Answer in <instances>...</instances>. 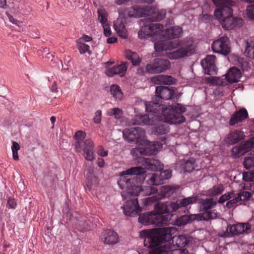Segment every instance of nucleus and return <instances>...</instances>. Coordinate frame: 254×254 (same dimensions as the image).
I'll use <instances>...</instances> for the list:
<instances>
[{"label":"nucleus","mask_w":254,"mask_h":254,"mask_svg":"<svg viewBox=\"0 0 254 254\" xmlns=\"http://www.w3.org/2000/svg\"><path fill=\"white\" fill-rule=\"evenodd\" d=\"M98 18L100 21V22L102 24V26L104 25V24H107V18L105 15L102 14L101 13L98 12Z\"/></svg>","instance_id":"bf43d9fd"},{"label":"nucleus","mask_w":254,"mask_h":254,"mask_svg":"<svg viewBox=\"0 0 254 254\" xmlns=\"http://www.w3.org/2000/svg\"><path fill=\"white\" fill-rule=\"evenodd\" d=\"M145 173L144 168L137 166L128 169L120 174L118 184L121 189L126 190V195L129 198L122 206L126 216L134 217L142 211V207L139 205L138 200L135 196L140 193L144 195H150L157 192V189L155 186L150 185L142 188L138 185L148 178Z\"/></svg>","instance_id":"f257e3e1"},{"label":"nucleus","mask_w":254,"mask_h":254,"mask_svg":"<svg viewBox=\"0 0 254 254\" xmlns=\"http://www.w3.org/2000/svg\"><path fill=\"white\" fill-rule=\"evenodd\" d=\"M169 131L168 127L166 125H159L156 127V132L157 133L164 134Z\"/></svg>","instance_id":"603ef678"},{"label":"nucleus","mask_w":254,"mask_h":254,"mask_svg":"<svg viewBox=\"0 0 254 254\" xmlns=\"http://www.w3.org/2000/svg\"><path fill=\"white\" fill-rule=\"evenodd\" d=\"M145 205H149L151 203H153L156 200V197L155 196L148 197L143 199Z\"/></svg>","instance_id":"e2e57ef3"},{"label":"nucleus","mask_w":254,"mask_h":254,"mask_svg":"<svg viewBox=\"0 0 254 254\" xmlns=\"http://www.w3.org/2000/svg\"><path fill=\"white\" fill-rule=\"evenodd\" d=\"M170 66V62L162 58H157L152 62L146 64L145 66L146 71L150 74H156L163 72L169 68Z\"/></svg>","instance_id":"1a4fd4ad"},{"label":"nucleus","mask_w":254,"mask_h":254,"mask_svg":"<svg viewBox=\"0 0 254 254\" xmlns=\"http://www.w3.org/2000/svg\"><path fill=\"white\" fill-rule=\"evenodd\" d=\"M169 227L153 230L145 238V246L150 248L149 254H188L186 249H177L171 243Z\"/></svg>","instance_id":"7ed1b4c3"},{"label":"nucleus","mask_w":254,"mask_h":254,"mask_svg":"<svg viewBox=\"0 0 254 254\" xmlns=\"http://www.w3.org/2000/svg\"><path fill=\"white\" fill-rule=\"evenodd\" d=\"M183 33L182 28L180 26H174L167 29L164 31V36L169 39L179 38Z\"/></svg>","instance_id":"c756f323"},{"label":"nucleus","mask_w":254,"mask_h":254,"mask_svg":"<svg viewBox=\"0 0 254 254\" xmlns=\"http://www.w3.org/2000/svg\"><path fill=\"white\" fill-rule=\"evenodd\" d=\"M97 153L99 156L102 157H105L108 155L107 151L105 150L102 146L99 147Z\"/></svg>","instance_id":"680f3d73"},{"label":"nucleus","mask_w":254,"mask_h":254,"mask_svg":"<svg viewBox=\"0 0 254 254\" xmlns=\"http://www.w3.org/2000/svg\"><path fill=\"white\" fill-rule=\"evenodd\" d=\"M102 118V111L100 110H97L95 114V116L93 118L94 122L95 124H99L101 122Z\"/></svg>","instance_id":"6e6d98bb"},{"label":"nucleus","mask_w":254,"mask_h":254,"mask_svg":"<svg viewBox=\"0 0 254 254\" xmlns=\"http://www.w3.org/2000/svg\"><path fill=\"white\" fill-rule=\"evenodd\" d=\"M145 106L146 112L162 115L167 123L180 124L185 121L182 113L186 108L181 104L174 103L164 108L159 102L151 101L146 103Z\"/></svg>","instance_id":"20e7f679"},{"label":"nucleus","mask_w":254,"mask_h":254,"mask_svg":"<svg viewBox=\"0 0 254 254\" xmlns=\"http://www.w3.org/2000/svg\"><path fill=\"white\" fill-rule=\"evenodd\" d=\"M142 164L145 169L154 171L161 170L163 167L158 160L153 158H144Z\"/></svg>","instance_id":"a878e982"},{"label":"nucleus","mask_w":254,"mask_h":254,"mask_svg":"<svg viewBox=\"0 0 254 254\" xmlns=\"http://www.w3.org/2000/svg\"><path fill=\"white\" fill-rule=\"evenodd\" d=\"M178 46V43L174 44L169 40H163L154 43V48L157 52L171 50Z\"/></svg>","instance_id":"4be33fe9"},{"label":"nucleus","mask_w":254,"mask_h":254,"mask_svg":"<svg viewBox=\"0 0 254 254\" xmlns=\"http://www.w3.org/2000/svg\"><path fill=\"white\" fill-rule=\"evenodd\" d=\"M128 64L127 62H122L120 64L114 66L111 68H108L106 71L108 76L112 77L116 74H119L123 76L127 70Z\"/></svg>","instance_id":"f3484780"},{"label":"nucleus","mask_w":254,"mask_h":254,"mask_svg":"<svg viewBox=\"0 0 254 254\" xmlns=\"http://www.w3.org/2000/svg\"><path fill=\"white\" fill-rule=\"evenodd\" d=\"M177 189L175 187L171 186H163L161 187V192L163 197H168L170 196Z\"/></svg>","instance_id":"58836bf2"},{"label":"nucleus","mask_w":254,"mask_h":254,"mask_svg":"<svg viewBox=\"0 0 254 254\" xmlns=\"http://www.w3.org/2000/svg\"><path fill=\"white\" fill-rule=\"evenodd\" d=\"M211 47L214 53L227 56L231 50V41L227 36H221L213 41Z\"/></svg>","instance_id":"6e6552de"},{"label":"nucleus","mask_w":254,"mask_h":254,"mask_svg":"<svg viewBox=\"0 0 254 254\" xmlns=\"http://www.w3.org/2000/svg\"><path fill=\"white\" fill-rule=\"evenodd\" d=\"M139 146H142L144 149L145 155H151L155 154L157 152V149L160 147V143L156 142H150L145 139L143 143L140 144Z\"/></svg>","instance_id":"b1692460"},{"label":"nucleus","mask_w":254,"mask_h":254,"mask_svg":"<svg viewBox=\"0 0 254 254\" xmlns=\"http://www.w3.org/2000/svg\"><path fill=\"white\" fill-rule=\"evenodd\" d=\"M85 137V133L78 130L75 133L74 138L75 140V147L76 148H80L83 147V140Z\"/></svg>","instance_id":"f704fd0d"},{"label":"nucleus","mask_w":254,"mask_h":254,"mask_svg":"<svg viewBox=\"0 0 254 254\" xmlns=\"http://www.w3.org/2000/svg\"><path fill=\"white\" fill-rule=\"evenodd\" d=\"M246 14L249 18L254 19V4H250L247 6Z\"/></svg>","instance_id":"864d4df0"},{"label":"nucleus","mask_w":254,"mask_h":254,"mask_svg":"<svg viewBox=\"0 0 254 254\" xmlns=\"http://www.w3.org/2000/svg\"><path fill=\"white\" fill-rule=\"evenodd\" d=\"M212 1L217 7L222 6L224 4L235 5L236 4L235 1L232 0H212Z\"/></svg>","instance_id":"a18cd8bd"},{"label":"nucleus","mask_w":254,"mask_h":254,"mask_svg":"<svg viewBox=\"0 0 254 254\" xmlns=\"http://www.w3.org/2000/svg\"><path fill=\"white\" fill-rule=\"evenodd\" d=\"M156 214L153 211L141 214L138 217L139 222L146 225L156 224Z\"/></svg>","instance_id":"bb28decb"},{"label":"nucleus","mask_w":254,"mask_h":254,"mask_svg":"<svg viewBox=\"0 0 254 254\" xmlns=\"http://www.w3.org/2000/svg\"><path fill=\"white\" fill-rule=\"evenodd\" d=\"M171 240V243H172L174 240L176 242V245L179 248L182 249L186 247V246L188 244V241L187 239V237L185 236H179L177 237L176 239L175 237L173 238V239Z\"/></svg>","instance_id":"e433bc0d"},{"label":"nucleus","mask_w":254,"mask_h":254,"mask_svg":"<svg viewBox=\"0 0 254 254\" xmlns=\"http://www.w3.org/2000/svg\"><path fill=\"white\" fill-rule=\"evenodd\" d=\"M243 149H244V151H245V153H246L249 151L253 148H254V142L252 141V139L246 141L244 144L241 145Z\"/></svg>","instance_id":"8fccbe9b"},{"label":"nucleus","mask_w":254,"mask_h":254,"mask_svg":"<svg viewBox=\"0 0 254 254\" xmlns=\"http://www.w3.org/2000/svg\"><path fill=\"white\" fill-rule=\"evenodd\" d=\"M77 48L80 54H84L87 52L89 54H91V52L89 50L90 47L87 44L84 43H78Z\"/></svg>","instance_id":"09e8293b"},{"label":"nucleus","mask_w":254,"mask_h":254,"mask_svg":"<svg viewBox=\"0 0 254 254\" xmlns=\"http://www.w3.org/2000/svg\"><path fill=\"white\" fill-rule=\"evenodd\" d=\"M172 88L166 86H157L155 89L156 96L163 100L171 99L174 95V91Z\"/></svg>","instance_id":"6ab92c4d"},{"label":"nucleus","mask_w":254,"mask_h":254,"mask_svg":"<svg viewBox=\"0 0 254 254\" xmlns=\"http://www.w3.org/2000/svg\"><path fill=\"white\" fill-rule=\"evenodd\" d=\"M248 118V113L247 110L242 108L233 113L231 116L229 122V125L234 126L235 125L243 122Z\"/></svg>","instance_id":"2eb2a0df"},{"label":"nucleus","mask_w":254,"mask_h":254,"mask_svg":"<svg viewBox=\"0 0 254 254\" xmlns=\"http://www.w3.org/2000/svg\"><path fill=\"white\" fill-rule=\"evenodd\" d=\"M114 26L119 36L123 39L127 38L128 33L122 19H118L114 22Z\"/></svg>","instance_id":"c85d7f7f"},{"label":"nucleus","mask_w":254,"mask_h":254,"mask_svg":"<svg viewBox=\"0 0 254 254\" xmlns=\"http://www.w3.org/2000/svg\"><path fill=\"white\" fill-rule=\"evenodd\" d=\"M126 12L130 17H145V18L138 21L139 24L141 27L138 32V36L140 39L148 38L163 34V25L160 23H153L152 22L163 19L166 14L165 9L157 10L150 5L144 7L135 5L127 8Z\"/></svg>","instance_id":"f03ea898"},{"label":"nucleus","mask_w":254,"mask_h":254,"mask_svg":"<svg viewBox=\"0 0 254 254\" xmlns=\"http://www.w3.org/2000/svg\"><path fill=\"white\" fill-rule=\"evenodd\" d=\"M11 149L12 151H18L20 149V146L19 144L15 141H13Z\"/></svg>","instance_id":"69168bd1"},{"label":"nucleus","mask_w":254,"mask_h":254,"mask_svg":"<svg viewBox=\"0 0 254 254\" xmlns=\"http://www.w3.org/2000/svg\"><path fill=\"white\" fill-rule=\"evenodd\" d=\"M236 195L238 197V199L240 202H241V201H245L249 199L252 197V195L251 192L248 191H242Z\"/></svg>","instance_id":"49530a36"},{"label":"nucleus","mask_w":254,"mask_h":254,"mask_svg":"<svg viewBox=\"0 0 254 254\" xmlns=\"http://www.w3.org/2000/svg\"><path fill=\"white\" fill-rule=\"evenodd\" d=\"M232 192H229L222 195L218 200V202L219 203H223L225 201H228V200L231 198V195H232Z\"/></svg>","instance_id":"5fc2aeb1"},{"label":"nucleus","mask_w":254,"mask_h":254,"mask_svg":"<svg viewBox=\"0 0 254 254\" xmlns=\"http://www.w3.org/2000/svg\"><path fill=\"white\" fill-rule=\"evenodd\" d=\"M110 92L112 96L116 99L121 100L123 97V94L120 86L118 85L113 84L111 86Z\"/></svg>","instance_id":"c9c22d12"},{"label":"nucleus","mask_w":254,"mask_h":254,"mask_svg":"<svg viewBox=\"0 0 254 254\" xmlns=\"http://www.w3.org/2000/svg\"><path fill=\"white\" fill-rule=\"evenodd\" d=\"M114 116L116 119H120L123 116V111L119 108H114Z\"/></svg>","instance_id":"052dcab7"},{"label":"nucleus","mask_w":254,"mask_h":254,"mask_svg":"<svg viewBox=\"0 0 254 254\" xmlns=\"http://www.w3.org/2000/svg\"><path fill=\"white\" fill-rule=\"evenodd\" d=\"M125 54L126 58L130 61L133 65H138L140 63L141 59L136 53L128 50L125 51Z\"/></svg>","instance_id":"473e14b6"},{"label":"nucleus","mask_w":254,"mask_h":254,"mask_svg":"<svg viewBox=\"0 0 254 254\" xmlns=\"http://www.w3.org/2000/svg\"><path fill=\"white\" fill-rule=\"evenodd\" d=\"M229 4H224L219 6L214 12L215 17L221 22L224 19L229 17L233 15V10Z\"/></svg>","instance_id":"4468645a"},{"label":"nucleus","mask_w":254,"mask_h":254,"mask_svg":"<svg viewBox=\"0 0 254 254\" xmlns=\"http://www.w3.org/2000/svg\"><path fill=\"white\" fill-rule=\"evenodd\" d=\"M241 77V72L240 70L236 67H233L228 71L226 75L225 79L229 83H232L239 81Z\"/></svg>","instance_id":"cd10ccee"},{"label":"nucleus","mask_w":254,"mask_h":254,"mask_svg":"<svg viewBox=\"0 0 254 254\" xmlns=\"http://www.w3.org/2000/svg\"><path fill=\"white\" fill-rule=\"evenodd\" d=\"M243 20L241 18H235L233 15L226 18L220 22L222 27L226 29H233L241 26L243 24Z\"/></svg>","instance_id":"dca6fc26"},{"label":"nucleus","mask_w":254,"mask_h":254,"mask_svg":"<svg viewBox=\"0 0 254 254\" xmlns=\"http://www.w3.org/2000/svg\"><path fill=\"white\" fill-rule=\"evenodd\" d=\"M205 82L207 83H210V84H214L216 83L217 84L219 85H224V83L223 82V81L219 78L214 77H206L205 78Z\"/></svg>","instance_id":"3c124183"},{"label":"nucleus","mask_w":254,"mask_h":254,"mask_svg":"<svg viewBox=\"0 0 254 254\" xmlns=\"http://www.w3.org/2000/svg\"><path fill=\"white\" fill-rule=\"evenodd\" d=\"M231 199L228 200L226 204V207L228 209L233 208L237 207L239 204H241V202H239L238 199V197L237 195L232 193V195H231Z\"/></svg>","instance_id":"4c0bfd02"},{"label":"nucleus","mask_w":254,"mask_h":254,"mask_svg":"<svg viewBox=\"0 0 254 254\" xmlns=\"http://www.w3.org/2000/svg\"><path fill=\"white\" fill-rule=\"evenodd\" d=\"M244 150L241 146H234L231 150V156L234 158H239L245 153Z\"/></svg>","instance_id":"79ce46f5"},{"label":"nucleus","mask_w":254,"mask_h":254,"mask_svg":"<svg viewBox=\"0 0 254 254\" xmlns=\"http://www.w3.org/2000/svg\"><path fill=\"white\" fill-rule=\"evenodd\" d=\"M170 216L168 213L164 215V214L156 215V224L159 225H166L169 222Z\"/></svg>","instance_id":"a19ab883"},{"label":"nucleus","mask_w":254,"mask_h":254,"mask_svg":"<svg viewBox=\"0 0 254 254\" xmlns=\"http://www.w3.org/2000/svg\"><path fill=\"white\" fill-rule=\"evenodd\" d=\"M8 18L9 21L14 24L17 25L18 26L19 25V24L21 22L17 20V19H14L12 16L8 15Z\"/></svg>","instance_id":"338daca9"},{"label":"nucleus","mask_w":254,"mask_h":254,"mask_svg":"<svg viewBox=\"0 0 254 254\" xmlns=\"http://www.w3.org/2000/svg\"><path fill=\"white\" fill-rule=\"evenodd\" d=\"M103 27L104 28V33L106 37H109L111 35V31L110 29V25L107 24H104L103 25Z\"/></svg>","instance_id":"13d9d810"},{"label":"nucleus","mask_w":254,"mask_h":254,"mask_svg":"<svg viewBox=\"0 0 254 254\" xmlns=\"http://www.w3.org/2000/svg\"><path fill=\"white\" fill-rule=\"evenodd\" d=\"M97 163L99 167L102 168L105 165L104 160L102 158H99L97 160Z\"/></svg>","instance_id":"774afa93"},{"label":"nucleus","mask_w":254,"mask_h":254,"mask_svg":"<svg viewBox=\"0 0 254 254\" xmlns=\"http://www.w3.org/2000/svg\"><path fill=\"white\" fill-rule=\"evenodd\" d=\"M245 135L243 131L239 129H233L230 131L225 137V142L229 145H233L243 140Z\"/></svg>","instance_id":"ddd939ff"},{"label":"nucleus","mask_w":254,"mask_h":254,"mask_svg":"<svg viewBox=\"0 0 254 254\" xmlns=\"http://www.w3.org/2000/svg\"><path fill=\"white\" fill-rule=\"evenodd\" d=\"M181 166L186 172H191L199 169L198 160L193 157L186 158L181 161Z\"/></svg>","instance_id":"a211bd4d"},{"label":"nucleus","mask_w":254,"mask_h":254,"mask_svg":"<svg viewBox=\"0 0 254 254\" xmlns=\"http://www.w3.org/2000/svg\"><path fill=\"white\" fill-rule=\"evenodd\" d=\"M156 79L159 84L171 85L175 82V79L170 75H159L157 76Z\"/></svg>","instance_id":"72a5a7b5"},{"label":"nucleus","mask_w":254,"mask_h":254,"mask_svg":"<svg viewBox=\"0 0 254 254\" xmlns=\"http://www.w3.org/2000/svg\"><path fill=\"white\" fill-rule=\"evenodd\" d=\"M243 164L245 168L248 170L254 169V156L246 157Z\"/></svg>","instance_id":"37998d69"},{"label":"nucleus","mask_w":254,"mask_h":254,"mask_svg":"<svg viewBox=\"0 0 254 254\" xmlns=\"http://www.w3.org/2000/svg\"><path fill=\"white\" fill-rule=\"evenodd\" d=\"M216 57L214 55H208L204 59L201 61V64L203 67L205 73L208 75L215 74L217 72L216 67L215 64Z\"/></svg>","instance_id":"f8f14e48"},{"label":"nucleus","mask_w":254,"mask_h":254,"mask_svg":"<svg viewBox=\"0 0 254 254\" xmlns=\"http://www.w3.org/2000/svg\"><path fill=\"white\" fill-rule=\"evenodd\" d=\"M213 17L208 14H203L201 17V20L204 22H207L212 20Z\"/></svg>","instance_id":"0e129e2a"},{"label":"nucleus","mask_w":254,"mask_h":254,"mask_svg":"<svg viewBox=\"0 0 254 254\" xmlns=\"http://www.w3.org/2000/svg\"><path fill=\"white\" fill-rule=\"evenodd\" d=\"M196 200L197 198L194 196L178 199L176 202H173L172 204L173 207L174 208L175 212L180 208L187 207L190 204L195 203Z\"/></svg>","instance_id":"393cba45"},{"label":"nucleus","mask_w":254,"mask_h":254,"mask_svg":"<svg viewBox=\"0 0 254 254\" xmlns=\"http://www.w3.org/2000/svg\"><path fill=\"white\" fill-rule=\"evenodd\" d=\"M123 136L128 142L138 144L145 141V131L140 127L126 128L123 131Z\"/></svg>","instance_id":"423d86ee"},{"label":"nucleus","mask_w":254,"mask_h":254,"mask_svg":"<svg viewBox=\"0 0 254 254\" xmlns=\"http://www.w3.org/2000/svg\"><path fill=\"white\" fill-rule=\"evenodd\" d=\"M245 54L249 58L254 59V43H247Z\"/></svg>","instance_id":"c03bdc74"},{"label":"nucleus","mask_w":254,"mask_h":254,"mask_svg":"<svg viewBox=\"0 0 254 254\" xmlns=\"http://www.w3.org/2000/svg\"><path fill=\"white\" fill-rule=\"evenodd\" d=\"M251 229V225L249 223H238L228 225L225 231L219 234V236L223 238L231 237L238 236L244 233H248Z\"/></svg>","instance_id":"0eeeda50"},{"label":"nucleus","mask_w":254,"mask_h":254,"mask_svg":"<svg viewBox=\"0 0 254 254\" xmlns=\"http://www.w3.org/2000/svg\"><path fill=\"white\" fill-rule=\"evenodd\" d=\"M224 189L222 185L218 186H214L211 189L208 190L207 194L209 196L214 197L217 196L222 193Z\"/></svg>","instance_id":"ea45409f"},{"label":"nucleus","mask_w":254,"mask_h":254,"mask_svg":"<svg viewBox=\"0 0 254 254\" xmlns=\"http://www.w3.org/2000/svg\"><path fill=\"white\" fill-rule=\"evenodd\" d=\"M173 202H167L166 203L158 202L155 205L154 211L156 215L171 213L175 212L172 204Z\"/></svg>","instance_id":"aec40b11"},{"label":"nucleus","mask_w":254,"mask_h":254,"mask_svg":"<svg viewBox=\"0 0 254 254\" xmlns=\"http://www.w3.org/2000/svg\"><path fill=\"white\" fill-rule=\"evenodd\" d=\"M83 155L85 158L91 161L94 158V145L93 141L90 139H87L84 141L83 147Z\"/></svg>","instance_id":"412c9836"},{"label":"nucleus","mask_w":254,"mask_h":254,"mask_svg":"<svg viewBox=\"0 0 254 254\" xmlns=\"http://www.w3.org/2000/svg\"><path fill=\"white\" fill-rule=\"evenodd\" d=\"M199 217L197 214L185 215L178 218L176 222L178 225L181 226L190 223L195 220H200Z\"/></svg>","instance_id":"2f4dec72"},{"label":"nucleus","mask_w":254,"mask_h":254,"mask_svg":"<svg viewBox=\"0 0 254 254\" xmlns=\"http://www.w3.org/2000/svg\"><path fill=\"white\" fill-rule=\"evenodd\" d=\"M141 146L132 149L131 150V154L136 157H139L141 155H145V153H145L144 149L142 146Z\"/></svg>","instance_id":"de8ad7c7"},{"label":"nucleus","mask_w":254,"mask_h":254,"mask_svg":"<svg viewBox=\"0 0 254 254\" xmlns=\"http://www.w3.org/2000/svg\"><path fill=\"white\" fill-rule=\"evenodd\" d=\"M148 179L147 183L148 185L157 186L165 183V181L170 179L172 176V170H165L159 173L147 175Z\"/></svg>","instance_id":"9d476101"},{"label":"nucleus","mask_w":254,"mask_h":254,"mask_svg":"<svg viewBox=\"0 0 254 254\" xmlns=\"http://www.w3.org/2000/svg\"><path fill=\"white\" fill-rule=\"evenodd\" d=\"M7 204L10 208L14 209L17 205L16 201L14 198L9 197L7 200Z\"/></svg>","instance_id":"4d7b16f0"},{"label":"nucleus","mask_w":254,"mask_h":254,"mask_svg":"<svg viewBox=\"0 0 254 254\" xmlns=\"http://www.w3.org/2000/svg\"><path fill=\"white\" fill-rule=\"evenodd\" d=\"M153 114L136 115L133 119V125H152L154 124Z\"/></svg>","instance_id":"5701e85b"},{"label":"nucleus","mask_w":254,"mask_h":254,"mask_svg":"<svg viewBox=\"0 0 254 254\" xmlns=\"http://www.w3.org/2000/svg\"><path fill=\"white\" fill-rule=\"evenodd\" d=\"M104 236L103 242L105 244L113 245L117 243L118 241V234L113 230H106L104 233Z\"/></svg>","instance_id":"7c9ffc66"},{"label":"nucleus","mask_w":254,"mask_h":254,"mask_svg":"<svg viewBox=\"0 0 254 254\" xmlns=\"http://www.w3.org/2000/svg\"><path fill=\"white\" fill-rule=\"evenodd\" d=\"M194 52V47L192 44H187L183 47L171 52L169 58L172 59H178L185 56L191 55Z\"/></svg>","instance_id":"9b49d317"},{"label":"nucleus","mask_w":254,"mask_h":254,"mask_svg":"<svg viewBox=\"0 0 254 254\" xmlns=\"http://www.w3.org/2000/svg\"><path fill=\"white\" fill-rule=\"evenodd\" d=\"M199 207L202 212L199 215L200 220L208 221L218 218L220 214L215 209L211 210L216 206L217 202L213 200L212 198L200 199L199 200Z\"/></svg>","instance_id":"39448f33"}]
</instances>
